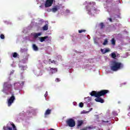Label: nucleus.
<instances>
[{
	"label": "nucleus",
	"mask_w": 130,
	"mask_h": 130,
	"mask_svg": "<svg viewBox=\"0 0 130 130\" xmlns=\"http://www.w3.org/2000/svg\"><path fill=\"white\" fill-rule=\"evenodd\" d=\"M109 93V90L104 89L100 91H92L90 92L91 96H94L96 99H94L96 102H100V103H104V100L101 98V96H104L106 94Z\"/></svg>",
	"instance_id": "obj_1"
},
{
	"label": "nucleus",
	"mask_w": 130,
	"mask_h": 130,
	"mask_svg": "<svg viewBox=\"0 0 130 130\" xmlns=\"http://www.w3.org/2000/svg\"><path fill=\"white\" fill-rule=\"evenodd\" d=\"M123 68V64L117 61H112L111 64L110 69L113 72H116L118 70H121Z\"/></svg>",
	"instance_id": "obj_2"
},
{
	"label": "nucleus",
	"mask_w": 130,
	"mask_h": 130,
	"mask_svg": "<svg viewBox=\"0 0 130 130\" xmlns=\"http://www.w3.org/2000/svg\"><path fill=\"white\" fill-rule=\"evenodd\" d=\"M92 6H95L96 5V3L95 2H92V3H89L88 5L86 7V9L88 12V14H90L91 15L94 14V13H96L97 11V9L96 8Z\"/></svg>",
	"instance_id": "obj_3"
},
{
	"label": "nucleus",
	"mask_w": 130,
	"mask_h": 130,
	"mask_svg": "<svg viewBox=\"0 0 130 130\" xmlns=\"http://www.w3.org/2000/svg\"><path fill=\"white\" fill-rule=\"evenodd\" d=\"M13 89V85H12V84L11 83H9V82H4L3 84V92H10L12 91Z\"/></svg>",
	"instance_id": "obj_4"
},
{
	"label": "nucleus",
	"mask_w": 130,
	"mask_h": 130,
	"mask_svg": "<svg viewBox=\"0 0 130 130\" xmlns=\"http://www.w3.org/2000/svg\"><path fill=\"white\" fill-rule=\"evenodd\" d=\"M66 123L70 127H74V126H76V121L73 118L68 119L66 121Z\"/></svg>",
	"instance_id": "obj_5"
},
{
	"label": "nucleus",
	"mask_w": 130,
	"mask_h": 130,
	"mask_svg": "<svg viewBox=\"0 0 130 130\" xmlns=\"http://www.w3.org/2000/svg\"><path fill=\"white\" fill-rule=\"evenodd\" d=\"M16 100V98L14 94H12V96L8 100V106L10 107V106H12V104L14 103V101Z\"/></svg>",
	"instance_id": "obj_6"
},
{
	"label": "nucleus",
	"mask_w": 130,
	"mask_h": 130,
	"mask_svg": "<svg viewBox=\"0 0 130 130\" xmlns=\"http://www.w3.org/2000/svg\"><path fill=\"white\" fill-rule=\"evenodd\" d=\"M7 128L8 130H17V128L15 124L13 123H9L7 124Z\"/></svg>",
	"instance_id": "obj_7"
},
{
	"label": "nucleus",
	"mask_w": 130,
	"mask_h": 130,
	"mask_svg": "<svg viewBox=\"0 0 130 130\" xmlns=\"http://www.w3.org/2000/svg\"><path fill=\"white\" fill-rule=\"evenodd\" d=\"M54 0H46L45 4V8H49L51 7L53 4V2Z\"/></svg>",
	"instance_id": "obj_8"
},
{
	"label": "nucleus",
	"mask_w": 130,
	"mask_h": 130,
	"mask_svg": "<svg viewBox=\"0 0 130 130\" xmlns=\"http://www.w3.org/2000/svg\"><path fill=\"white\" fill-rule=\"evenodd\" d=\"M50 114H51V110L48 109L46 110L44 113L45 118H47V117H48V115H50Z\"/></svg>",
	"instance_id": "obj_9"
},
{
	"label": "nucleus",
	"mask_w": 130,
	"mask_h": 130,
	"mask_svg": "<svg viewBox=\"0 0 130 130\" xmlns=\"http://www.w3.org/2000/svg\"><path fill=\"white\" fill-rule=\"evenodd\" d=\"M95 127L93 126H86L84 127L83 128L80 129V130H91V129H94Z\"/></svg>",
	"instance_id": "obj_10"
},
{
	"label": "nucleus",
	"mask_w": 130,
	"mask_h": 130,
	"mask_svg": "<svg viewBox=\"0 0 130 130\" xmlns=\"http://www.w3.org/2000/svg\"><path fill=\"white\" fill-rule=\"evenodd\" d=\"M83 123H84V121L82 120H78L77 121V127L79 128L80 126H82V125H83Z\"/></svg>",
	"instance_id": "obj_11"
},
{
	"label": "nucleus",
	"mask_w": 130,
	"mask_h": 130,
	"mask_svg": "<svg viewBox=\"0 0 130 130\" xmlns=\"http://www.w3.org/2000/svg\"><path fill=\"white\" fill-rule=\"evenodd\" d=\"M47 38H48V36H45V37H40L39 38V39H40V41L41 42H43L44 41H45V40L47 39Z\"/></svg>",
	"instance_id": "obj_12"
},
{
	"label": "nucleus",
	"mask_w": 130,
	"mask_h": 130,
	"mask_svg": "<svg viewBox=\"0 0 130 130\" xmlns=\"http://www.w3.org/2000/svg\"><path fill=\"white\" fill-rule=\"evenodd\" d=\"M51 74H55V73H56L57 72V68H51L50 70Z\"/></svg>",
	"instance_id": "obj_13"
},
{
	"label": "nucleus",
	"mask_w": 130,
	"mask_h": 130,
	"mask_svg": "<svg viewBox=\"0 0 130 130\" xmlns=\"http://www.w3.org/2000/svg\"><path fill=\"white\" fill-rule=\"evenodd\" d=\"M43 30L44 31H47L48 30V24H46L43 27Z\"/></svg>",
	"instance_id": "obj_14"
},
{
	"label": "nucleus",
	"mask_w": 130,
	"mask_h": 130,
	"mask_svg": "<svg viewBox=\"0 0 130 130\" xmlns=\"http://www.w3.org/2000/svg\"><path fill=\"white\" fill-rule=\"evenodd\" d=\"M38 36H41V32L35 33L34 34V37H35V38H38Z\"/></svg>",
	"instance_id": "obj_15"
},
{
	"label": "nucleus",
	"mask_w": 130,
	"mask_h": 130,
	"mask_svg": "<svg viewBox=\"0 0 130 130\" xmlns=\"http://www.w3.org/2000/svg\"><path fill=\"white\" fill-rule=\"evenodd\" d=\"M32 48L34 50H35V51H37L38 50V47H37L35 44L32 45Z\"/></svg>",
	"instance_id": "obj_16"
},
{
	"label": "nucleus",
	"mask_w": 130,
	"mask_h": 130,
	"mask_svg": "<svg viewBox=\"0 0 130 130\" xmlns=\"http://www.w3.org/2000/svg\"><path fill=\"white\" fill-rule=\"evenodd\" d=\"M58 10V9H57V8L55 7L52 9V11L53 12V13H56V12H57Z\"/></svg>",
	"instance_id": "obj_17"
},
{
	"label": "nucleus",
	"mask_w": 130,
	"mask_h": 130,
	"mask_svg": "<svg viewBox=\"0 0 130 130\" xmlns=\"http://www.w3.org/2000/svg\"><path fill=\"white\" fill-rule=\"evenodd\" d=\"M111 44L112 45H115V40L114 39V38L112 39Z\"/></svg>",
	"instance_id": "obj_18"
},
{
	"label": "nucleus",
	"mask_w": 130,
	"mask_h": 130,
	"mask_svg": "<svg viewBox=\"0 0 130 130\" xmlns=\"http://www.w3.org/2000/svg\"><path fill=\"white\" fill-rule=\"evenodd\" d=\"M108 43V40H107V39H106L104 42V43H103V45H107V44Z\"/></svg>",
	"instance_id": "obj_19"
},
{
	"label": "nucleus",
	"mask_w": 130,
	"mask_h": 130,
	"mask_svg": "<svg viewBox=\"0 0 130 130\" xmlns=\"http://www.w3.org/2000/svg\"><path fill=\"white\" fill-rule=\"evenodd\" d=\"M111 57H112V58H116V54H115V53H112L111 54Z\"/></svg>",
	"instance_id": "obj_20"
},
{
	"label": "nucleus",
	"mask_w": 130,
	"mask_h": 130,
	"mask_svg": "<svg viewBox=\"0 0 130 130\" xmlns=\"http://www.w3.org/2000/svg\"><path fill=\"white\" fill-rule=\"evenodd\" d=\"M18 56V53L17 52H14L13 53V57L14 58L17 57Z\"/></svg>",
	"instance_id": "obj_21"
},
{
	"label": "nucleus",
	"mask_w": 130,
	"mask_h": 130,
	"mask_svg": "<svg viewBox=\"0 0 130 130\" xmlns=\"http://www.w3.org/2000/svg\"><path fill=\"white\" fill-rule=\"evenodd\" d=\"M79 106L81 108H83V107H84V104L83 103H80L79 104Z\"/></svg>",
	"instance_id": "obj_22"
},
{
	"label": "nucleus",
	"mask_w": 130,
	"mask_h": 130,
	"mask_svg": "<svg viewBox=\"0 0 130 130\" xmlns=\"http://www.w3.org/2000/svg\"><path fill=\"white\" fill-rule=\"evenodd\" d=\"M100 26H101V29H103V28H104L105 26H104V23H103V22L100 23Z\"/></svg>",
	"instance_id": "obj_23"
},
{
	"label": "nucleus",
	"mask_w": 130,
	"mask_h": 130,
	"mask_svg": "<svg viewBox=\"0 0 130 130\" xmlns=\"http://www.w3.org/2000/svg\"><path fill=\"white\" fill-rule=\"evenodd\" d=\"M79 33H83V32H86V30H78Z\"/></svg>",
	"instance_id": "obj_24"
},
{
	"label": "nucleus",
	"mask_w": 130,
	"mask_h": 130,
	"mask_svg": "<svg viewBox=\"0 0 130 130\" xmlns=\"http://www.w3.org/2000/svg\"><path fill=\"white\" fill-rule=\"evenodd\" d=\"M0 37L1 39H5V35H4L3 34H1Z\"/></svg>",
	"instance_id": "obj_25"
},
{
	"label": "nucleus",
	"mask_w": 130,
	"mask_h": 130,
	"mask_svg": "<svg viewBox=\"0 0 130 130\" xmlns=\"http://www.w3.org/2000/svg\"><path fill=\"white\" fill-rule=\"evenodd\" d=\"M110 51V50L108 49H106L105 50V53H107V52H109Z\"/></svg>",
	"instance_id": "obj_26"
},
{
	"label": "nucleus",
	"mask_w": 130,
	"mask_h": 130,
	"mask_svg": "<svg viewBox=\"0 0 130 130\" xmlns=\"http://www.w3.org/2000/svg\"><path fill=\"white\" fill-rule=\"evenodd\" d=\"M101 52H102V53H103V54H104L105 53V50L103 49H101Z\"/></svg>",
	"instance_id": "obj_27"
},
{
	"label": "nucleus",
	"mask_w": 130,
	"mask_h": 130,
	"mask_svg": "<svg viewBox=\"0 0 130 130\" xmlns=\"http://www.w3.org/2000/svg\"><path fill=\"white\" fill-rule=\"evenodd\" d=\"M3 129L4 130H7V129H8L9 130V129H8V125H7L6 127V126H4Z\"/></svg>",
	"instance_id": "obj_28"
},
{
	"label": "nucleus",
	"mask_w": 130,
	"mask_h": 130,
	"mask_svg": "<svg viewBox=\"0 0 130 130\" xmlns=\"http://www.w3.org/2000/svg\"><path fill=\"white\" fill-rule=\"evenodd\" d=\"M55 82H60V79H59V78H56L55 79Z\"/></svg>",
	"instance_id": "obj_29"
},
{
	"label": "nucleus",
	"mask_w": 130,
	"mask_h": 130,
	"mask_svg": "<svg viewBox=\"0 0 130 130\" xmlns=\"http://www.w3.org/2000/svg\"><path fill=\"white\" fill-rule=\"evenodd\" d=\"M51 63H56V61H54V60L51 61Z\"/></svg>",
	"instance_id": "obj_30"
},
{
	"label": "nucleus",
	"mask_w": 130,
	"mask_h": 130,
	"mask_svg": "<svg viewBox=\"0 0 130 130\" xmlns=\"http://www.w3.org/2000/svg\"><path fill=\"white\" fill-rule=\"evenodd\" d=\"M109 20L110 22H112V18H109Z\"/></svg>",
	"instance_id": "obj_31"
},
{
	"label": "nucleus",
	"mask_w": 130,
	"mask_h": 130,
	"mask_svg": "<svg viewBox=\"0 0 130 130\" xmlns=\"http://www.w3.org/2000/svg\"><path fill=\"white\" fill-rule=\"evenodd\" d=\"M48 94H47V91H46V93L45 94V97H46V96H47Z\"/></svg>",
	"instance_id": "obj_32"
},
{
	"label": "nucleus",
	"mask_w": 130,
	"mask_h": 130,
	"mask_svg": "<svg viewBox=\"0 0 130 130\" xmlns=\"http://www.w3.org/2000/svg\"><path fill=\"white\" fill-rule=\"evenodd\" d=\"M66 12L67 13H70V10H66Z\"/></svg>",
	"instance_id": "obj_33"
},
{
	"label": "nucleus",
	"mask_w": 130,
	"mask_h": 130,
	"mask_svg": "<svg viewBox=\"0 0 130 130\" xmlns=\"http://www.w3.org/2000/svg\"><path fill=\"white\" fill-rule=\"evenodd\" d=\"M21 84H22V85H24V82H22L21 83Z\"/></svg>",
	"instance_id": "obj_34"
},
{
	"label": "nucleus",
	"mask_w": 130,
	"mask_h": 130,
	"mask_svg": "<svg viewBox=\"0 0 130 130\" xmlns=\"http://www.w3.org/2000/svg\"><path fill=\"white\" fill-rule=\"evenodd\" d=\"M15 85H16V83H14V86H15Z\"/></svg>",
	"instance_id": "obj_35"
},
{
	"label": "nucleus",
	"mask_w": 130,
	"mask_h": 130,
	"mask_svg": "<svg viewBox=\"0 0 130 130\" xmlns=\"http://www.w3.org/2000/svg\"><path fill=\"white\" fill-rule=\"evenodd\" d=\"M51 60L50 59V60Z\"/></svg>",
	"instance_id": "obj_36"
}]
</instances>
